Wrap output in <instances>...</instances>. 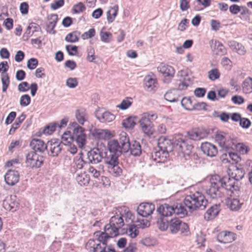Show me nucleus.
Returning <instances> with one entry per match:
<instances>
[{
	"label": "nucleus",
	"instance_id": "nucleus-6",
	"mask_svg": "<svg viewBox=\"0 0 252 252\" xmlns=\"http://www.w3.org/2000/svg\"><path fill=\"white\" fill-rule=\"evenodd\" d=\"M157 70L163 76L162 80L165 84L170 83L174 77L175 70L174 67L167 63H161L158 66Z\"/></svg>",
	"mask_w": 252,
	"mask_h": 252
},
{
	"label": "nucleus",
	"instance_id": "nucleus-60",
	"mask_svg": "<svg viewBox=\"0 0 252 252\" xmlns=\"http://www.w3.org/2000/svg\"><path fill=\"white\" fill-rule=\"evenodd\" d=\"M66 84L70 88H74L78 85L77 79L76 78H69L66 80Z\"/></svg>",
	"mask_w": 252,
	"mask_h": 252
},
{
	"label": "nucleus",
	"instance_id": "nucleus-59",
	"mask_svg": "<svg viewBox=\"0 0 252 252\" xmlns=\"http://www.w3.org/2000/svg\"><path fill=\"white\" fill-rule=\"evenodd\" d=\"M236 173H235L234 177H233L236 182L242 179L244 175V171L242 168H239L238 167L236 168Z\"/></svg>",
	"mask_w": 252,
	"mask_h": 252
},
{
	"label": "nucleus",
	"instance_id": "nucleus-20",
	"mask_svg": "<svg viewBox=\"0 0 252 252\" xmlns=\"http://www.w3.org/2000/svg\"><path fill=\"white\" fill-rule=\"evenodd\" d=\"M236 238V234L233 232L223 231L220 232L217 237L218 242L223 244L229 243L233 242Z\"/></svg>",
	"mask_w": 252,
	"mask_h": 252
},
{
	"label": "nucleus",
	"instance_id": "nucleus-36",
	"mask_svg": "<svg viewBox=\"0 0 252 252\" xmlns=\"http://www.w3.org/2000/svg\"><path fill=\"white\" fill-rule=\"evenodd\" d=\"M73 130L72 134H71V139L81 136L82 135L85 134V129L81 126L78 125L76 123H73Z\"/></svg>",
	"mask_w": 252,
	"mask_h": 252
},
{
	"label": "nucleus",
	"instance_id": "nucleus-48",
	"mask_svg": "<svg viewBox=\"0 0 252 252\" xmlns=\"http://www.w3.org/2000/svg\"><path fill=\"white\" fill-rule=\"evenodd\" d=\"M86 6L85 4L82 2H79L78 3L74 4L72 7L74 12L76 14L81 13L86 10Z\"/></svg>",
	"mask_w": 252,
	"mask_h": 252
},
{
	"label": "nucleus",
	"instance_id": "nucleus-34",
	"mask_svg": "<svg viewBox=\"0 0 252 252\" xmlns=\"http://www.w3.org/2000/svg\"><path fill=\"white\" fill-rule=\"evenodd\" d=\"M137 117L129 116L122 122L123 126L126 128H132L136 124Z\"/></svg>",
	"mask_w": 252,
	"mask_h": 252
},
{
	"label": "nucleus",
	"instance_id": "nucleus-15",
	"mask_svg": "<svg viewBox=\"0 0 252 252\" xmlns=\"http://www.w3.org/2000/svg\"><path fill=\"white\" fill-rule=\"evenodd\" d=\"M124 224L123 217L115 215L111 218L109 223L107 224L105 226H108L111 225L110 228H109L110 229H112V231H114V233L116 234L119 233V235H120L123 233H120L119 229H121Z\"/></svg>",
	"mask_w": 252,
	"mask_h": 252
},
{
	"label": "nucleus",
	"instance_id": "nucleus-64",
	"mask_svg": "<svg viewBox=\"0 0 252 252\" xmlns=\"http://www.w3.org/2000/svg\"><path fill=\"white\" fill-rule=\"evenodd\" d=\"M29 84L27 82H22L18 86V89L19 92H26L29 90Z\"/></svg>",
	"mask_w": 252,
	"mask_h": 252
},
{
	"label": "nucleus",
	"instance_id": "nucleus-9",
	"mask_svg": "<svg viewBox=\"0 0 252 252\" xmlns=\"http://www.w3.org/2000/svg\"><path fill=\"white\" fill-rule=\"evenodd\" d=\"M43 161V157L38 155L35 151H31L26 155V163L31 168L40 167Z\"/></svg>",
	"mask_w": 252,
	"mask_h": 252
},
{
	"label": "nucleus",
	"instance_id": "nucleus-18",
	"mask_svg": "<svg viewBox=\"0 0 252 252\" xmlns=\"http://www.w3.org/2000/svg\"><path fill=\"white\" fill-rule=\"evenodd\" d=\"M19 177L17 171L9 170L4 175V180L7 185L13 186L19 182Z\"/></svg>",
	"mask_w": 252,
	"mask_h": 252
},
{
	"label": "nucleus",
	"instance_id": "nucleus-57",
	"mask_svg": "<svg viewBox=\"0 0 252 252\" xmlns=\"http://www.w3.org/2000/svg\"><path fill=\"white\" fill-rule=\"evenodd\" d=\"M65 49L70 56H74L78 52V47L76 45H66Z\"/></svg>",
	"mask_w": 252,
	"mask_h": 252
},
{
	"label": "nucleus",
	"instance_id": "nucleus-61",
	"mask_svg": "<svg viewBox=\"0 0 252 252\" xmlns=\"http://www.w3.org/2000/svg\"><path fill=\"white\" fill-rule=\"evenodd\" d=\"M239 125L242 128L247 129L250 126L251 122L248 118H241L239 122Z\"/></svg>",
	"mask_w": 252,
	"mask_h": 252
},
{
	"label": "nucleus",
	"instance_id": "nucleus-19",
	"mask_svg": "<svg viewBox=\"0 0 252 252\" xmlns=\"http://www.w3.org/2000/svg\"><path fill=\"white\" fill-rule=\"evenodd\" d=\"M200 148L203 154L208 157H214L218 154L217 147L209 142H206L202 143Z\"/></svg>",
	"mask_w": 252,
	"mask_h": 252
},
{
	"label": "nucleus",
	"instance_id": "nucleus-5",
	"mask_svg": "<svg viewBox=\"0 0 252 252\" xmlns=\"http://www.w3.org/2000/svg\"><path fill=\"white\" fill-rule=\"evenodd\" d=\"M220 176L218 175H214L211 176L210 182V186L208 189L206 190L207 194L212 199L217 198L220 196V189L222 188V185L225 182L220 183Z\"/></svg>",
	"mask_w": 252,
	"mask_h": 252
},
{
	"label": "nucleus",
	"instance_id": "nucleus-44",
	"mask_svg": "<svg viewBox=\"0 0 252 252\" xmlns=\"http://www.w3.org/2000/svg\"><path fill=\"white\" fill-rule=\"evenodd\" d=\"M71 139L76 142L79 148H83L86 144L87 137L86 134H84Z\"/></svg>",
	"mask_w": 252,
	"mask_h": 252
},
{
	"label": "nucleus",
	"instance_id": "nucleus-14",
	"mask_svg": "<svg viewBox=\"0 0 252 252\" xmlns=\"http://www.w3.org/2000/svg\"><path fill=\"white\" fill-rule=\"evenodd\" d=\"M155 210L154 204L151 202H142L138 206L136 211L139 216L146 218L151 215Z\"/></svg>",
	"mask_w": 252,
	"mask_h": 252
},
{
	"label": "nucleus",
	"instance_id": "nucleus-45",
	"mask_svg": "<svg viewBox=\"0 0 252 252\" xmlns=\"http://www.w3.org/2000/svg\"><path fill=\"white\" fill-rule=\"evenodd\" d=\"M182 106L187 110L192 109L190 106L193 107L192 99L191 97H184L181 100Z\"/></svg>",
	"mask_w": 252,
	"mask_h": 252
},
{
	"label": "nucleus",
	"instance_id": "nucleus-43",
	"mask_svg": "<svg viewBox=\"0 0 252 252\" xmlns=\"http://www.w3.org/2000/svg\"><path fill=\"white\" fill-rule=\"evenodd\" d=\"M126 233L131 238L136 237L138 234L139 231L137 228V225L135 224L129 225L128 229H127Z\"/></svg>",
	"mask_w": 252,
	"mask_h": 252
},
{
	"label": "nucleus",
	"instance_id": "nucleus-63",
	"mask_svg": "<svg viewBox=\"0 0 252 252\" xmlns=\"http://www.w3.org/2000/svg\"><path fill=\"white\" fill-rule=\"evenodd\" d=\"M64 4V0H55L51 4V8L54 10H56L62 7Z\"/></svg>",
	"mask_w": 252,
	"mask_h": 252
},
{
	"label": "nucleus",
	"instance_id": "nucleus-46",
	"mask_svg": "<svg viewBox=\"0 0 252 252\" xmlns=\"http://www.w3.org/2000/svg\"><path fill=\"white\" fill-rule=\"evenodd\" d=\"M132 98L126 97V99L123 100L121 103L117 106L118 108L121 110H126L132 104Z\"/></svg>",
	"mask_w": 252,
	"mask_h": 252
},
{
	"label": "nucleus",
	"instance_id": "nucleus-33",
	"mask_svg": "<svg viewBox=\"0 0 252 252\" xmlns=\"http://www.w3.org/2000/svg\"><path fill=\"white\" fill-rule=\"evenodd\" d=\"M76 180L78 184L81 186H87L90 181V176L84 172L82 174L78 175L76 177Z\"/></svg>",
	"mask_w": 252,
	"mask_h": 252
},
{
	"label": "nucleus",
	"instance_id": "nucleus-10",
	"mask_svg": "<svg viewBox=\"0 0 252 252\" xmlns=\"http://www.w3.org/2000/svg\"><path fill=\"white\" fill-rule=\"evenodd\" d=\"M233 139L231 138L228 134L223 131H218L215 135V140L219 143L220 146L229 150L231 148L232 143L230 141Z\"/></svg>",
	"mask_w": 252,
	"mask_h": 252
},
{
	"label": "nucleus",
	"instance_id": "nucleus-47",
	"mask_svg": "<svg viewBox=\"0 0 252 252\" xmlns=\"http://www.w3.org/2000/svg\"><path fill=\"white\" fill-rule=\"evenodd\" d=\"M220 73L219 70L216 68H213L208 72V78L212 81H215L220 77Z\"/></svg>",
	"mask_w": 252,
	"mask_h": 252
},
{
	"label": "nucleus",
	"instance_id": "nucleus-8",
	"mask_svg": "<svg viewBox=\"0 0 252 252\" xmlns=\"http://www.w3.org/2000/svg\"><path fill=\"white\" fill-rule=\"evenodd\" d=\"M149 116L155 119L157 118V116L155 114L148 116V117L144 116L139 121V123L144 134L148 137L151 138L155 132V129L153 122L151 121Z\"/></svg>",
	"mask_w": 252,
	"mask_h": 252
},
{
	"label": "nucleus",
	"instance_id": "nucleus-38",
	"mask_svg": "<svg viewBox=\"0 0 252 252\" xmlns=\"http://www.w3.org/2000/svg\"><path fill=\"white\" fill-rule=\"evenodd\" d=\"M80 32L77 31H74L67 34L65 37V40L67 42L75 43L79 40L78 35Z\"/></svg>",
	"mask_w": 252,
	"mask_h": 252
},
{
	"label": "nucleus",
	"instance_id": "nucleus-39",
	"mask_svg": "<svg viewBox=\"0 0 252 252\" xmlns=\"http://www.w3.org/2000/svg\"><path fill=\"white\" fill-rule=\"evenodd\" d=\"M243 91L249 94L252 92V78L248 77L244 80L242 84Z\"/></svg>",
	"mask_w": 252,
	"mask_h": 252
},
{
	"label": "nucleus",
	"instance_id": "nucleus-56",
	"mask_svg": "<svg viewBox=\"0 0 252 252\" xmlns=\"http://www.w3.org/2000/svg\"><path fill=\"white\" fill-rule=\"evenodd\" d=\"M95 34V29L94 28L90 29L88 32H84L81 35V37L83 40L91 38L94 37Z\"/></svg>",
	"mask_w": 252,
	"mask_h": 252
},
{
	"label": "nucleus",
	"instance_id": "nucleus-29",
	"mask_svg": "<svg viewBox=\"0 0 252 252\" xmlns=\"http://www.w3.org/2000/svg\"><path fill=\"white\" fill-rule=\"evenodd\" d=\"M220 205L215 204L210 207L207 211L205 218L207 220H211L216 217L219 213Z\"/></svg>",
	"mask_w": 252,
	"mask_h": 252
},
{
	"label": "nucleus",
	"instance_id": "nucleus-4",
	"mask_svg": "<svg viewBox=\"0 0 252 252\" xmlns=\"http://www.w3.org/2000/svg\"><path fill=\"white\" fill-rule=\"evenodd\" d=\"M174 216L175 217L169 219V228L171 233L172 234H176L179 231H180L181 234L184 236L189 235L190 232L188 224L176 218L177 216Z\"/></svg>",
	"mask_w": 252,
	"mask_h": 252
},
{
	"label": "nucleus",
	"instance_id": "nucleus-13",
	"mask_svg": "<svg viewBox=\"0 0 252 252\" xmlns=\"http://www.w3.org/2000/svg\"><path fill=\"white\" fill-rule=\"evenodd\" d=\"M17 199L16 195L6 196L3 201L2 207L6 211L12 212L16 211L19 207V203Z\"/></svg>",
	"mask_w": 252,
	"mask_h": 252
},
{
	"label": "nucleus",
	"instance_id": "nucleus-3",
	"mask_svg": "<svg viewBox=\"0 0 252 252\" xmlns=\"http://www.w3.org/2000/svg\"><path fill=\"white\" fill-rule=\"evenodd\" d=\"M107 147L108 151L104 152L103 159L105 163L108 165L118 163V158L122 152L120 151L117 142L115 140H110L108 142Z\"/></svg>",
	"mask_w": 252,
	"mask_h": 252
},
{
	"label": "nucleus",
	"instance_id": "nucleus-28",
	"mask_svg": "<svg viewBox=\"0 0 252 252\" xmlns=\"http://www.w3.org/2000/svg\"><path fill=\"white\" fill-rule=\"evenodd\" d=\"M129 151L130 154L134 157L139 156L142 153L141 146L140 143L137 141H134L130 144Z\"/></svg>",
	"mask_w": 252,
	"mask_h": 252
},
{
	"label": "nucleus",
	"instance_id": "nucleus-7",
	"mask_svg": "<svg viewBox=\"0 0 252 252\" xmlns=\"http://www.w3.org/2000/svg\"><path fill=\"white\" fill-rule=\"evenodd\" d=\"M111 225L104 226V231H96L95 232L96 237H97L96 241L98 242V243H100L101 246H109L108 244L109 240L113 237H116L119 235V233H115L114 231H112V229H110Z\"/></svg>",
	"mask_w": 252,
	"mask_h": 252
},
{
	"label": "nucleus",
	"instance_id": "nucleus-16",
	"mask_svg": "<svg viewBox=\"0 0 252 252\" xmlns=\"http://www.w3.org/2000/svg\"><path fill=\"white\" fill-rule=\"evenodd\" d=\"M117 142L119 147H120V151L122 152L127 153L129 151L130 142L129 137L126 133L122 132L119 135V140L113 139Z\"/></svg>",
	"mask_w": 252,
	"mask_h": 252
},
{
	"label": "nucleus",
	"instance_id": "nucleus-32",
	"mask_svg": "<svg viewBox=\"0 0 252 252\" xmlns=\"http://www.w3.org/2000/svg\"><path fill=\"white\" fill-rule=\"evenodd\" d=\"M236 197L232 199H228L227 201V205L232 211H238L241 207L242 203H240L239 200Z\"/></svg>",
	"mask_w": 252,
	"mask_h": 252
},
{
	"label": "nucleus",
	"instance_id": "nucleus-12",
	"mask_svg": "<svg viewBox=\"0 0 252 252\" xmlns=\"http://www.w3.org/2000/svg\"><path fill=\"white\" fill-rule=\"evenodd\" d=\"M64 144L58 139H52L47 142L48 155L51 157L57 156L61 152Z\"/></svg>",
	"mask_w": 252,
	"mask_h": 252
},
{
	"label": "nucleus",
	"instance_id": "nucleus-42",
	"mask_svg": "<svg viewBox=\"0 0 252 252\" xmlns=\"http://www.w3.org/2000/svg\"><path fill=\"white\" fill-rule=\"evenodd\" d=\"M57 125L53 123L46 125L42 130V132L45 135L52 134L56 130Z\"/></svg>",
	"mask_w": 252,
	"mask_h": 252
},
{
	"label": "nucleus",
	"instance_id": "nucleus-52",
	"mask_svg": "<svg viewBox=\"0 0 252 252\" xmlns=\"http://www.w3.org/2000/svg\"><path fill=\"white\" fill-rule=\"evenodd\" d=\"M87 60L90 62H94L95 59L94 55V50L93 47L90 46L87 48Z\"/></svg>",
	"mask_w": 252,
	"mask_h": 252
},
{
	"label": "nucleus",
	"instance_id": "nucleus-23",
	"mask_svg": "<svg viewBox=\"0 0 252 252\" xmlns=\"http://www.w3.org/2000/svg\"><path fill=\"white\" fill-rule=\"evenodd\" d=\"M168 157L169 154L160 149L158 150L155 149L152 153V159L157 163H164Z\"/></svg>",
	"mask_w": 252,
	"mask_h": 252
},
{
	"label": "nucleus",
	"instance_id": "nucleus-31",
	"mask_svg": "<svg viewBox=\"0 0 252 252\" xmlns=\"http://www.w3.org/2000/svg\"><path fill=\"white\" fill-rule=\"evenodd\" d=\"M236 181L234 178L231 179L229 175L222 177H220V183H222L223 182H225L224 185H222V188L227 190L230 189L233 185H234V184L236 183Z\"/></svg>",
	"mask_w": 252,
	"mask_h": 252
},
{
	"label": "nucleus",
	"instance_id": "nucleus-1",
	"mask_svg": "<svg viewBox=\"0 0 252 252\" xmlns=\"http://www.w3.org/2000/svg\"><path fill=\"white\" fill-rule=\"evenodd\" d=\"M184 205L179 203L173 204L164 203L159 205L156 211L160 216V218L157 221L159 230L164 231L169 227V217L173 215L177 216L180 218L186 217L188 212L184 205L192 212L197 209L204 210L207 205V200L204 195L197 191L194 194L188 195L184 199Z\"/></svg>",
	"mask_w": 252,
	"mask_h": 252
},
{
	"label": "nucleus",
	"instance_id": "nucleus-11",
	"mask_svg": "<svg viewBox=\"0 0 252 252\" xmlns=\"http://www.w3.org/2000/svg\"><path fill=\"white\" fill-rule=\"evenodd\" d=\"M103 150L98 148H94L87 153V159L93 164H96L102 161L104 158Z\"/></svg>",
	"mask_w": 252,
	"mask_h": 252
},
{
	"label": "nucleus",
	"instance_id": "nucleus-58",
	"mask_svg": "<svg viewBox=\"0 0 252 252\" xmlns=\"http://www.w3.org/2000/svg\"><path fill=\"white\" fill-rule=\"evenodd\" d=\"M207 106V103L204 102L194 103L193 104L192 109L196 110H206Z\"/></svg>",
	"mask_w": 252,
	"mask_h": 252
},
{
	"label": "nucleus",
	"instance_id": "nucleus-41",
	"mask_svg": "<svg viewBox=\"0 0 252 252\" xmlns=\"http://www.w3.org/2000/svg\"><path fill=\"white\" fill-rule=\"evenodd\" d=\"M231 143H232L231 147L232 146H234L236 148H237L238 150L240 153L244 154H247L248 152L249 149L248 147L246 146L243 143H236V141L234 139L230 141Z\"/></svg>",
	"mask_w": 252,
	"mask_h": 252
},
{
	"label": "nucleus",
	"instance_id": "nucleus-53",
	"mask_svg": "<svg viewBox=\"0 0 252 252\" xmlns=\"http://www.w3.org/2000/svg\"><path fill=\"white\" fill-rule=\"evenodd\" d=\"M38 61L36 58H32L27 62V67L30 70L35 69L38 65Z\"/></svg>",
	"mask_w": 252,
	"mask_h": 252
},
{
	"label": "nucleus",
	"instance_id": "nucleus-51",
	"mask_svg": "<svg viewBox=\"0 0 252 252\" xmlns=\"http://www.w3.org/2000/svg\"><path fill=\"white\" fill-rule=\"evenodd\" d=\"M164 96L165 100L170 102H175L179 100L178 97L174 96L172 91L166 92Z\"/></svg>",
	"mask_w": 252,
	"mask_h": 252
},
{
	"label": "nucleus",
	"instance_id": "nucleus-17",
	"mask_svg": "<svg viewBox=\"0 0 252 252\" xmlns=\"http://www.w3.org/2000/svg\"><path fill=\"white\" fill-rule=\"evenodd\" d=\"M96 118L101 123H109L113 121L115 116L108 111H103L102 109H99L95 113Z\"/></svg>",
	"mask_w": 252,
	"mask_h": 252
},
{
	"label": "nucleus",
	"instance_id": "nucleus-22",
	"mask_svg": "<svg viewBox=\"0 0 252 252\" xmlns=\"http://www.w3.org/2000/svg\"><path fill=\"white\" fill-rule=\"evenodd\" d=\"M30 145L32 149L33 150V151H35V153L39 152L41 153L47 150L48 146H47V143L45 144L42 140L36 138L32 139Z\"/></svg>",
	"mask_w": 252,
	"mask_h": 252
},
{
	"label": "nucleus",
	"instance_id": "nucleus-50",
	"mask_svg": "<svg viewBox=\"0 0 252 252\" xmlns=\"http://www.w3.org/2000/svg\"><path fill=\"white\" fill-rule=\"evenodd\" d=\"M100 36L101 40L102 42L105 43H109L110 41L109 38L112 37V34L110 32H104L101 31L100 32Z\"/></svg>",
	"mask_w": 252,
	"mask_h": 252
},
{
	"label": "nucleus",
	"instance_id": "nucleus-40",
	"mask_svg": "<svg viewBox=\"0 0 252 252\" xmlns=\"http://www.w3.org/2000/svg\"><path fill=\"white\" fill-rule=\"evenodd\" d=\"M229 46L232 48L235 49L239 54L244 55L245 53L244 46L238 42L235 41H230L229 42Z\"/></svg>",
	"mask_w": 252,
	"mask_h": 252
},
{
	"label": "nucleus",
	"instance_id": "nucleus-21",
	"mask_svg": "<svg viewBox=\"0 0 252 252\" xmlns=\"http://www.w3.org/2000/svg\"><path fill=\"white\" fill-rule=\"evenodd\" d=\"M91 133L94 139L98 140H108L113 136L110 131L108 129L95 128L92 131Z\"/></svg>",
	"mask_w": 252,
	"mask_h": 252
},
{
	"label": "nucleus",
	"instance_id": "nucleus-26",
	"mask_svg": "<svg viewBox=\"0 0 252 252\" xmlns=\"http://www.w3.org/2000/svg\"><path fill=\"white\" fill-rule=\"evenodd\" d=\"M91 248L93 252H116L114 246L112 244L101 246L100 243H94Z\"/></svg>",
	"mask_w": 252,
	"mask_h": 252
},
{
	"label": "nucleus",
	"instance_id": "nucleus-25",
	"mask_svg": "<svg viewBox=\"0 0 252 252\" xmlns=\"http://www.w3.org/2000/svg\"><path fill=\"white\" fill-rule=\"evenodd\" d=\"M144 88L148 91L151 92L156 90L158 84L157 80L155 78H152L151 76H146L144 80Z\"/></svg>",
	"mask_w": 252,
	"mask_h": 252
},
{
	"label": "nucleus",
	"instance_id": "nucleus-62",
	"mask_svg": "<svg viewBox=\"0 0 252 252\" xmlns=\"http://www.w3.org/2000/svg\"><path fill=\"white\" fill-rule=\"evenodd\" d=\"M206 92V89L204 88H197L194 91V95L197 97H203Z\"/></svg>",
	"mask_w": 252,
	"mask_h": 252
},
{
	"label": "nucleus",
	"instance_id": "nucleus-27",
	"mask_svg": "<svg viewBox=\"0 0 252 252\" xmlns=\"http://www.w3.org/2000/svg\"><path fill=\"white\" fill-rule=\"evenodd\" d=\"M107 168L108 172L114 177H120L122 174L123 170L119 162L107 165Z\"/></svg>",
	"mask_w": 252,
	"mask_h": 252
},
{
	"label": "nucleus",
	"instance_id": "nucleus-35",
	"mask_svg": "<svg viewBox=\"0 0 252 252\" xmlns=\"http://www.w3.org/2000/svg\"><path fill=\"white\" fill-rule=\"evenodd\" d=\"M26 118V115L22 113L19 117H18L15 122L12 124L11 128L9 130V134H13L15 130L19 127L20 125L24 121Z\"/></svg>",
	"mask_w": 252,
	"mask_h": 252
},
{
	"label": "nucleus",
	"instance_id": "nucleus-54",
	"mask_svg": "<svg viewBox=\"0 0 252 252\" xmlns=\"http://www.w3.org/2000/svg\"><path fill=\"white\" fill-rule=\"evenodd\" d=\"M188 137L192 140H198V129H194L189 131L187 133Z\"/></svg>",
	"mask_w": 252,
	"mask_h": 252
},
{
	"label": "nucleus",
	"instance_id": "nucleus-24",
	"mask_svg": "<svg viewBox=\"0 0 252 252\" xmlns=\"http://www.w3.org/2000/svg\"><path fill=\"white\" fill-rule=\"evenodd\" d=\"M48 20H51L46 25V31L48 32L55 34L56 32L54 28L56 26L58 21V16L57 14H51L47 17Z\"/></svg>",
	"mask_w": 252,
	"mask_h": 252
},
{
	"label": "nucleus",
	"instance_id": "nucleus-49",
	"mask_svg": "<svg viewBox=\"0 0 252 252\" xmlns=\"http://www.w3.org/2000/svg\"><path fill=\"white\" fill-rule=\"evenodd\" d=\"M31 101V97L29 94H26L21 96L20 100V104L21 106L26 107L30 104Z\"/></svg>",
	"mask_w": 252,
	"mask_h": 252
},
{
	"label": "nucleus",
	"instance_id": "nucleus-37",
	"mask_svg": "<svg viewBox=\"0 0 252 252\" xmlns=\"http://www.w3.org/2000/svg\"><path fill=\"white\" fill-rule=\"evenodd\" d=\"M214 49L216 50V54L219 56H222L227 53L226 49L223 45L219 41H215Z\"/></svg>",
	"mask_w": 252,
	"mask_h": 252
},
{
	"label": "nucleus",
	"instance_id": "nucleus-30",
	"mask_svg": "<svg viewBox=\"0 0 252 252\" xmlns=\"http://www.w3.org/2000/svg\"><path fill=\"white\" fill-rule=\"evenodd\" d=\"M75 116L78 123L83 125L87 120L86 110L84 108H80L76 111Z\"/></svg>",
	"mask_w": 252,
	"mask_h": 252
},
{
	"label": "nucleus",
	"instance_id": "nucleus-2",
	"mask_svg": "<svg viewBox=\"0 0 252 252\" xmlns=\"http://www.w3.org/2000/svg\"><path fill=\"white\" fill-rule=\"evenodd\" d=\"M158 148L169 154L173 150L177 152H182L184 157L187 158L192 153L193 148L192 144L190 141L186 139L182 134L175 135L171 139L165 136H161L158 139Z\"/></svg>",
	"mask_w": 252,
	"mask_h": 252
},
{
	"label": "nucleus",
	"instance_id": "nucleus-55",
	"mask_svg": "<svg viewBox=\"0 0 252 252\" xmlns=\"http://www.w3.org/2000/svg\"><path fill=\"white\" fill-rule=\"evenodd\" d=\"M228 190H229L231 192V196L238 197L240 195V188L238 186L237 184H234V185L232 186L230 189H229Z\"/></svg>",
	"mask_w": 252,
	"mask_h": 252
}]
</instances>
